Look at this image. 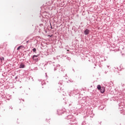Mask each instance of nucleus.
Wrapping results in <instances>:
<instances>
[{
	"instance_id": "nucleus-1",
	"label": "nucleus",
	"mask_w": 125,
	"mask_h": 125,
	"mask_svg": "<svg viewBox=\"0 0 125 125\" xmlns=\"http://www.w3.org/2000/svg\"><path fill=\"white\" fill-rule=\"evenodd\" d=\"M97 88L99 90H100V92L102 93H104V92H105V87H101V85H98Z\"/></svg>"
},
{
	"instance_id": "nucleus-2",
	"label": "nucleus",
	"mask_w": 125,
	"mask_h": 125,
	"mask_svg": "<svg viewBox=\"0 0 125 125\" xmlns=\"http://www.w3.org/2000/svg\"><path fill=\"white\" fill-rule=\"evenodd\" d=\"M84 35H88V34H89V30H88V29H86V30L84 31Z\"/></svg>"
},
{
	"instance_id": "nucleus-3",
	"label": "nucleus",
	"mask_w": 125,
	"mask_h": 125,
	"mask_svg": "<svg viewBox=\"0 0 125 125\" xmlns=\"http://www.w3.org/2000/svg\"><path fill=\"white\" fill-rule=\"evenodd\" d=\"M20 68H25V65L23 63H21L20 65Z\"/></svg>"
},
{
	"instance_id": "nucleus-4",
	"label": "nucleus",
	"mask_w": 125,
	"mask_h": 125,
	"mask_svg": "<svg viewBox=\"0 0 125 125\" xmlns=\"http://www.w3.org/2000/svg\"><path fill=\"white\" fill-rule=\"evenodd\" d=\"M21 48H23V46H22V45L20 46L17 48V50H20V49H21Z\"/></svg>"
},
{
	"instance_id": "nucleus-5",
	"label": "nucleus",
	"mask_w": 125,
	"mask_h": 125,
	"mask_svg": "<svg viewBox=\"0 0 125 125\" xmlns=\"http://www.w3.org/2000/svg\"><path fill=\"white\" fill-rule=\"evenodd\" d=\"M0 60H1V62H2L4 61V58H3V57H0Z\"/></svg>"
},
{
	"instance_id": "nucleus-6",
	"label": "nucleus",
	"mask_w": 125,
	"mask_h": 125,
	"mask_svg": "<svg viewBox=\"0 0 125 125\" xmlns=\"http://www.w3.org/2000/svg\"><path fill=\"white\" fill-rule=\"evenodd\" d=\"M36 57H38V56L36 55H34L32 57V59H33V60H36Z\"/></svg>"
},
{
	"instance_id": "nucleus-7",
	"label": "nucleus",
	"mask_w": 125,
	"mask_h": 125,
	"mask_svg": "<svg viewBox=\"0 0 125 125\" xmlns=\"http://www.w3.org/2000/svg\"><path fill=\"white\" fill-rule=\"evenodd\" d=\"M33 52H35L36 53V51H37V49L35 48H34L33 49Z\"/></svg>"
},
{
	"instance_id": "nucleus-8",
	"label": "nucleus",
	"mask_w": 125,
	"mask_h": 125,
	"mask_svg": "<svg viewBox=\"0 0 125 125\" xmlns=\"http://www.w3.org/2000/svg\"><path fill=\"white\" fill-rule=\"evenodd\" d=\"M48 37H50V38H51V37H52V35H48Z\"/></svg>"
},
{
	"instance_id": "nucleus-9",
	"label": "nucleus",
	"mask_w": 125,
	"mask_h": 125,
	"mask_svg": "<svg viewBox=\"0 0 125 125\" xmlns=\"http://www.w3.org/2000/svg\"><path fill=\"white\" fill-rule=\"evenodd\" d=\"M29 41H27V42H27L28 43V42Z\"/></svg>"
},
{
	"instance_id": "nucleus-10",
	"label": "nucleus",
	"mask_w": 125,
	"mask_h": 125,
	"mask_svg": "<svg viewBox=\"0 0 125 125\" xmlns=\"http://www.w3.org/2000/svg\"><path fill=\"white\" fill-rule=\"evenodd\" d=\"M67 51H69V50H67Z\"/></svg>"
}]
</instances>
